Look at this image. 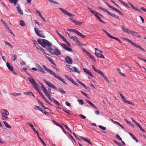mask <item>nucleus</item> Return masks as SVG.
<instances>
[{
    "mask_svg": "<svg viewBox=\"0 0 146 146\" xmlns=\"http://www.w3.org/2000/svg\"><path fill=\"white\" fill-rule=\"evenodd\" d=\"M36 12L38 13V15H39V16L41 18L42 17V15L41 13H40V12L37 10H35Z\"/></svg>",
    "mask_w": 146,
    "mask_h": 146,
    "instance_id": "nucleus-58",
    "label": "nucleus"
},
{
    "mask_svg": "<svg viewBox=\"0 0 146 146\" xmlns=\"http://www.w3.org/2000/svg\"><path fill=\"white\" fill-rule=\"evenodd\" d=\"M73 22L74 23L75 25H80L82 24V23L81 22L75 20H73Z\"/></svg>",
    "mask_w": 146,
    "mask_h": 146,
    "instance_id": "nucleus-30",
    "label": "nucleus"
},
{
    "mask_svg": "<svg viewBox=\"0 0 146 146\" xmlns=\"http://www.w3.org/2000/svg\"><path fill=\"white\" fill-rule=\"evenodd\" d=\"M86 101L88 103L90 104L91 106H92L94 108L96 109H97V108L89 100H86Z\"/></svg>",
    "mask_w": 146,
    "mask_h": 146,
    "instance_id": "nucleus-27",
    "label": "nucleus"
},
{
    "mask_svg": "<svg viewBox=\"0 0 146 146\" xmlns=\"http://www.w3.org/2000/svg\"><path fill=\"white\" fill-rule=\"evenodd\" d=\"M59 9L61 11L62 13H64L66 15H67L70 17H74V15H73L69 13L68 11H66L64 9L61 8H59Z\"/></svg>",
    "mask_w": 146,
    "mask_h": 146,
    "instance_id": "nucleus-9",
    "label": "nucleus"
},
{
    "mask_svg": "<svg viewBox=\"0 0 146 146\" xmlns=\"http://www.w3.org/2000/svg\"><path fill=\"white\" fill-rule=\"evenodd\" d=\"M88 9L93 14L95 15L98 20L101 23L105 24V22L103 20L101 19L100 17L98 16L100 14L97 12H95L94 11L92 10L90 8L88 7Z\"/></svg>",
    "mask_w": 146,
    "mask_h": 146,
    "instance_id": "nucleus-5",
    "label": "nucleus"
},
{
    "mask_svg": "<svg viewBox=\"0 0 146 146\" xmlns=\"http://www.w3.org/2000/svg\"><path fill=\"white\" fill-rule=\"evenodd\" d=\"M58 126L60 127L65 133H66V132L65 131L64 128H63V126H62L60 124L59 125H58Z\"/></svg>",
    "mask_w": 146,
    "mask_h": 146,
    "instance_id": "nucleus-61",
    "label": "nucleus"
},
{
    "mask_svg": "<svg viewBox=\"0 0 146 146\" xmlns=\"http://www.w3.org/2000/svg\"><path fill=\"white\" fill-rule=\"evenodd\" d=\"M40 111H41L43 113L45 114H48L49 113L48 112L46 111L45 110H43L42 109V110Z\"/></svg>",
    "mask_w": 146,
    "mask_h": 146,
    "instance_id": "nucleus-52",
    "label": "nucleus"
},
{
    "mask_svg": "<svg viewBox=\"0 0 146 146\" xmlns=\"http://www.w3.org/2000/svg\"><path fill=\"white\" fill-rule=\"evenodd\" d=\"M16 9L18 11V12L21 15H22L23 14V11L22 10L20 6L18 5L16 7Z\"/></svg>",
    "mask_w": 146,
    "mask_h": 146,
    "instance_id": "nucleus-21",
    "label": "nucleus"
},
{
    "mask_svg": "<svg viewBox=\"0 0 146 146\" xmlns=\"http://www.w3.org/2000/svg\"><path fill=\"white\" fill-rule=\"evenodd\" d=\"M78 102L79 104L81 105H83L84 104L83 101L81 99L78 100Z\"/></svg>",
    "mask_w": 146,
    "mask_h": 146,
    "instance_id": "nucleus-46",
    "label": "nucleus"
},
{
    "mask_svg": "<svg viewBox=\"0 0 146 146\" xmlns=\"http://www.w3.org/2000/svg\"><path fill=\"white\" fill-rule=\"evenodd\" d=\"M45 94L46 95V96H48L49 95H50V94L49 92H48L47 90H46V91H45L44 92Z\"/></svg>",
    "mask_w": 146,
    "mask_h": 146,
    "instance_id": "nucleus-63",
    "label": "nucleus"
},
{
    "mask_svg": "<svg viewBox=\"0 0 146 146\" xmlns=\"http://www.w3.org/2000/svg\"><path fill=\"white\" fill-rule=\"evenodd\" d=\"M39 139L40 140V141L41 142L42 144L44 146H46V143H45L44 141L40 137H39Z\"/></svg>",
    "mask_w": 146,
    "mask_h": 146,
    "instance_id": "nucleus-54",
    "label": "nucleus"
},
{
    "mask_svg": "<svg viewBox=\"0 0 146 146\" xmlns=\"http://www.w3.org/2000/svg\"><path fill=\"white\" fill-rule=\"evenodd\" d=\"M43 42L45 45V47L46 45L48 46H52V43L44 39V40H43Z\"/></svg>",
    "mask_w": 146,
    "mask_h": 146,
    "instance_id": "nucleus-16",
    "label": "nucleus"
},
{
    "mask_svg": "<svg viewBox=\"0 0 146 146\" xmlns=\"http://www.w3.org/2000/svg\"><path fill=\"white\" fill-rule=\"evenodd\" d=\"M34 108L36 110H38L39 111L42 110V108H40L38 106H34Z\"/></svg>",
    "mask_w": 146,
    "mask_h": 146,
    "instance_id": "nucleus-42",
    "label": "nucleus"
},
{
    "mask_svg": "<svg viewBox=\"0 0 146 146\" xmlns=\"http://www.w3.org/2000/svg\"><path fill=\"white\" fill-rule=\"evenodd\" d=\"M99 127L101 129L103 130H105L106 129V128L105 127L102 126L101 125H100L99 126Z\"/></svg>",
    "mask_w": 146,
    "mask_h": 146,
    "instance_id": "nucleus-57",
    "label": "nucleus"
},
{
    "mask_svg": "<svg viewBox=\"0 0 146 146\" xmlns=\"http://www.w3.org/2000/svg\"><path fill=\"white\" fill-rule=\"evenodd\" d=\"M65 60L66 62L69 64H71L73 63L72 59L69 56H66L65 58Z\"/></svg>",
    "mask_w": 146,
    "mask_h": 146,
    "instance_id": "nucleus-12",
    "label": "nucleus"
},
{
    "mask_svg": "<svg viewBox=\"0 0 146 146\" xmlns=\"http://www.w3.org/2000/svg\"><path fill=\"white\" fill-rule=\"evenodd\" d=\"M83 70L85 72L90 76L95 78V76L92 74L91 71L90 70L87 68H84L83 69Z\"/></svg>",
    "mask_w": 146,
    "mask_h": 146,
    "instance_id": "nucleus-15",
    "label": "nucleus"
},
{
    "mask_svg": "<svg viewBox=\"0 0 146 146\" xmlns=\"http://www.w3.org/2000/svg\"><path fill=\"white\" fill-rule=\"evenodd\" d=\"M61 45L65 50L69 52H72V49L69 47H68L66 45L64 44H61Z\"/></svg>",
    "mask_w": 146,
    "mask_h": 146,
    "instance_id": "nucleus-14",
    "label": "nucleus"
},
{
    "mask_svg": "<svg viewBox=\"0 0 146 146\" xmlns=\"http://www.w3.org/2000/svg\"><path fill=\"white\" fill-rule=\"evenodd\" d=\"M5 44L7 45L8 46H11V45L10 44L9 42L5 41Z\"/></svg>",
    "mask_w": 146,
    "mask_h": 146,
    "instance_id": "nucleus-64",
    "label": "nucleus"
},
{
    "mask_svg": "<svg viewBox=\"0 0 146 146\" xmlns=\"http://www.w3.org/2000/svg\"><path fill=\"white\" fill-rule=\"evenodd\" d=\"M64 76L67 79L71 81L72 83L74 82L73 79L70 76H69L66 74H65Z\"/></svg>",
    "mask_w": 146,
    "mask_h": 146,
    "instance_id": "nucleus-28",
    "label": "nucleus"
},
{
    "mask_svg": "<svg viewBox=\"0 0 146 146\" xmlns=\"http://www.w3.org/2000/svg\"><path fill=\"white\" fill-rule=\"evenodd\" d=\"M44 82L48 86L51 87L52 88L56 90H57V88L53 84H51L50 82H48L45 80H44Z\"/></svg>",
    "mask_w": 146,
    "mask_h": 146,
    "instance_id": "nucleus-10",
    "label": "nucleus"
},
{
    "mask_svg": "<svg viewBox=\"0 0 146 146\" xmlns=\"http://www.w3.org/2000/svg\"><path fill=\"white\" fill-rule=\"evenodd\" d=\"M28 79L30 82L31 83L32 85L35 82L34 80L33 79L32 77H29Z\"/></svg>",
    "mask_w": 146,
    "mask_h": 146,
    "instance_id": "nucleus-33",
    "label": "nucleus"
},
{
    "mask_svg": "<svg viewBox=\"0 0 146 146\" xmlns=\"http://www.w3.org/2000/svg\"><path fill=\"white\" fill-rule=\"evenodd\" d=\"M111 38H113L114 39L116 40L120 43H122V42L121 40H120L119 39H118V38H117L113 36Z\"/></svg>",
    "mask_w": 146,
    "mask_h": 146,
    "instance_id": "nucleus-49",
    "label": "nucleus"
},
{
    "mask_svg": "<svg viewBox=\"0 0 146 146\" xmlns=\"http://www.w3.org/2000/svg\"><path fill=\"white\" fill-rule=\"evenodd\" d=\"M3 123L5 125V126L6 127L10 129L11 128V127L10 125H9L8 123L5 121H3Z\"/></svg>",
    "mask_w": 146,
    "mask_h": 146,
    "instance_id": "nucleus-34",
    "label": "nucleus"
},
{
    "mask_svg": "<svg viewBox=\"0 0 146 146\" xmlns=\"http://www.w3.org/2000/svg\"><path fill=\"white\" fill-rule=\"evenodd\" d=\"M56 31L57 34L62 39L64 37L60 33H59L57 30H56Z\"/></svg>",
    "mask_w": 146,
    "mask_h": 146,
    "instance_id": "nucleus-56",
    "label": "nucleus"
},
{
    "mask_svg": "<svg viewBox=\"0 0 146 146\" xmlns=\"http://www.w3.org/2000/svg\"><path fill=\"white\" fill-rule=\"evenodd\" d=\"M36 66L38 68V70L39 71H40L43 74H46V72H45L44 70L39 65L37 64Z\"/></svg>",
    "mask_w": 146,
    "mask_h": 146,
    "instance_id": "nucleus-20",
    "label": "nucleus"
},
{
    "mask_svg": "<svg viewBox=\"0 0 146 146\" xmlns=\"http://www.w3.org/2000/svg\"><path fill=\"white\" fill-rule=\"evenodd\" d=\"M71 71L72 72H76L79 74H80V71L77 70L76 68L75 67H73L72 68Z\"/></svg>",
    "mask_w": 146,
    "mask_h": 146,
    "instance_id": "nucleus-24",
    "label": "nucleus"
},
{
    "mask_svg": "<svg viewBox=\"0 0 146 146\" xmlns=\"http://www.w3.org/2000/svg\"><path fill=\"white\" fill-rule=\"evenodd\" d=\"M66 66L67 68H68V70H69L70 71H71V68L72 67V66H71V65L69 64L66 65Z\"/></svg>",
    "mask_w": 146,
    "mask_h": 146,
    "instance_id": "nucleus-50",
    "label": "nucleus"
},
{
    "mask_svg": "<svg viewBox=\"0 0 146 146\" xmlns=\"http://www.w3.org/2000/svg\"><path fill=\"white\" fill-rule=\"evenodd\" d=\"M52 100L53 102L56 105L61 106V105L60 103L56 100L54 99V98H52Z\"/></svg>",
    "mask_w": 146,
    "mask_h": 146,
    "instance_id": "nucleus-38",
    "label": "nucleus"
},
{
    "mask_svg": "<svg viewBox=\"0 0 146 146\" xmlns=\"http://www.w3.org/2000/svg\"><path fill=\"white\" fill-rule=\"evenodd\" d=\"M44 40V39H41L40 38H39L37 40L38 43L41 45L43 47H45V45L44 44V43L43 42V40Z\"/></svg>",
    "mask_w": 146,
    "mask_h": 146,
    "instance_id": "nucleus-19",
    "label": "nucleus"
},
{
    "mask_svg": "<svg viewBox=\"0 0 146 146\" xmlns=\"http://www.w3.org/2000/svg\"><path fill=\"white\" fill-rule=\"evenodd\" d=\"M43 67L44 69L48 73H50V74L53 75L54 77H55L56 78H57L59 80L61 81L62 82L64 83L65 84L67 85V84L64 81V80L60 76L56 74L55 72L52 70L48 69L47 68L45 65H43L42 66Z\"/></svg>",
    "mask_w": 146,
    "mask_h": 146,
    "instance_id": "nucleus-1",
    "label": "nucleus"
},
{
    "mask_svg": "<svg viewBox=\"0 0 146 146\" xmlns=\"http://www.w3.org/2000/svg\"><path fill=\"white\" fill-rule=\"evenodd\" d=\"M116 137L118 139L121 140L122 138L120 137L119 135L118 134H117L116 135Z\"/></svg>",
    "mask_w": 146,
    "mask_h": 146,
    "instance_id": "nucleus-60",
    "label": "nucleus"
},
{
    "mask_svg": "<svg viewBox=\"0 0 146 146\" xmlns=\"http://www.w3.org/2000/svg\"><path fill=\"white\" fill-rule=\"evenodd\" d=\"M84 51L87 54L88 56L91 58L92 60L94 61V62H96V60L95 58L92 55H91L90 53L86 51V50L83 49Z\"/></svg>",
    "mask_w": 146,
    "mask_h": 146,
    "instance_id": "nucleus-13",
    "label": "nucleus"
},
{
    "mask_svg": "<svg viewBox=\"0 0 146 146\" xmlns=\"http://www.w3.org/2000/svg\"><path fill=\"white\" fill-rule=\"evenodd\" d=\"M0 112L2 114L1 119L2 120H6L8 118L7 115H9V112L5 109H1Z\"/></svg>",
    "mask_w": 146,
    "mask_h": 146,
    "instance_id": "nucleus-3",
    "label": "nucleus"
},
{
    "mask_svg": "<svg viewBox=\"0 0 146 146\" xmlns=\"http://www.w3.org/2000/svg\"><path fill=\"white\" fill-rule=\"evenodd\" d=\"M118 94H119V95H120L121 97V99H122L123 101L124 102L127 103V104H130L131 105L133 106L135 105V104L134 103H133L129 101H127V100H126L125 97L122 94V93H121V92L120 91L118 92Z\"/></svg>",
    "mask_w": 146,
    "mask_h": 146,
    "instance_id": "nucleus-7",
    "label": "nucleus"
},
{
    "mask_svg": "<svg viewBox=\"0 0 146 146\" xmlns=\"http://www.w3.org/2000/svg\"><path fill=\"white\" fill-rule=\"evenodd\" d=\"M6 66L8 69L11 71H13V67L12 64L10 63L7 62L6 63Z\"/></svg>",
    "mask_w": 146,
    "mask_h": 146,
    "instance_id": "nucleus-17",
    "label": "nucleus"
},
{
    "mask_svg": "<svg viewBox=\"0 0 146 146\" xmlns=\"http://www.w3.org/2000/svg\"><path fill=\"white\" fill-rule=\"evenodd\" d=\"M67 30L69 31H72L73 33H76V32L77 31V30L74 29H67Z\"/></svg>",
    "mask_w": 146,
    "mask_h": 146,
    "instance_id": "nucleus-43",
    "label": "nucleus"
},
{
    "mask_svg": "<svg viewBox=\"0 0 146 146\" xmlns=\"http://www.w3.org/2000/svg\"><path fill=\"white\" fill-rule=\"evenodd\" d=\"M46 58L54 65L56 66V64L53 60L48 56H46Z\"/></svg>",
    "mask_w": 146,
    "mask_h": 146,
    "instance_id": "nucleus-29",
    "label": "nucleus"
},
{
    "mask_svg": "<svg viewBox=\"0 0 146 146\" xmlns=\"http://www.w3.org/2000/svg\"><path fill=\"white\" fill-rule=\"evenodd\" d=\"M36 34L38 36L42 37L45 38V36L44 35V32L42 30H38L37 29L35 28H34Z\"/></svg>",
    "mask_w": 146,
    "mask_h": 146,
    "instance_id": "nucleus-6",
    "label": "nucleus"
},
{
    "mask_svg": "<svg viewBox=\"0 0 146 146\" xmlns=\"http://www.w3.org/2000/svg\"><path fill=\"white\" fill-rule=\"evenodd\" d=\"M80 137L82 139L84 140V141L88 142L89 144L91 145H92V143L90 142V141L88 139L84 138L82 136H80Z\"/></svg>",
    "mask_w": 146,
    "mask_h": 146,
    "instance_id": "nucleus-22",
    "label": "nucleus"
},
{
    "mask_svg": "<svg viewBox=\"0 0 146 146\" xmlns=\"http://www.w3.org/2000/svg\"><path fill=\"white\" fill-rule=\"evenodd\" d=\"M48 51L50 54L53 55H54L55 49L48 48L47 49Z\"/></svg>",
    "mask_w": 146,
    "mask_h": 146,
    "instance_id": "nucleus-25",
    "label": "nucleus"
},
{
    "mask_svg": "<svg viewBox=\"0 0 146 146\" xmlns=\"http://www.w3.org/2000/svg\"><path fill=\"white\" fill-rule=\"evenodd\" d=\"M102 31L106 34L108 37L111 38H112L113 36L110 35L107 31L104 29H102Z\"/></svg>",
    "mask_w": 146,
    "mask_h": 146,
    "instance_id": "nucleus-31",
    "label": "nucleus"
},
{
    "mask_svg": "<svg viewBox=\"0 0 146 146\" xmlns=\"http://www.w3.org/2000/svg\"><path fill=\"white\" fill-rule=\"evenodd\" d=\"M40 84L41 85V88L42 90L44 92L45 91H46V90H47L44 87V85L42 84V83H40Z\"/></svg>",
    "mask_w": 146,
    "mask_h": 146,
    "instance_id": "nucleus-39",
    "label": "nucleus"
},
{
    "mask_svg": "<svg viewBox=\"0 0 146 146\" xmlns=\"http://www.w3.org/2000/svg\"><path fill=\"white\" fill-rule=\"evenodd\" d=\"M62 39L67 44L68 46H70V44L69 43V42L64 37L62 38Z\"/></svg>",
    "mask_w": 146,
    "mask_h": 146,
    "instance_id": "nucleus-35",
    "label": "nucleus"
},
{
    "mask_svg": "<svg viewBox=\"0 0 146 146\" xmlns=\"http://www.w3.org/2000/svg\"><path fill=\"white\" fill-rule=\"evenodd\" d=\"M33 86L34 88L35 89H38L39 87V86L38 85V84L36 82L33 84Z\"/></svg>",
    "mask_w": 146,
    "mask_h": 146,
    "instance_id": "nucleus-36",
    "label": "nucleus"
},
{
    "mask_svg": "<svg viewBox=\"0 0 146 146\" xmlns=\"http://www.w3.org/2000/svg\"><path fill=\"white\" fill-rule=\"evenodd\" d=\"M121 3L124 5L126 7L128 8L129 7V5H128L126 3H125L124 2L122 1L121 2Z\"/></svg>",
    "mask_w": 146,
    "mask_h": 146,
    "instance_id": "nucleus-55",
    "label": "nucleus"
},
{
    "mask_svg": "<svg viewBox=\"0 0 146 146\" xmlns=\"http://www.w3.org/2000/svg\"><path fill=\"white\" fill-rule=\"evenodd\" d=\"M137 126H138L140 128V129H141V130L143 132H145V130L144 129H143L141 126L139 124L137 125Z\"/></svg>",
    "mask_w": 146,
    "mask_h": 146,
    "instance_id": "nucleus-51",
    "label": "nucleus"
},
{
    "mask_svg": "<svg viewBox=\"0 0 146 146\" xmlns=\"http://www.w3.org/2000/svg\"><path fill=\"white\" fill-rule=\"evenodd\" d=\"M13 96H20L21 95V94L19 93H13L11 94Z\"/></svg>",
    "mask_w": 146,
    "mask_h": 146,
    "instance_id": "nucleus-41",
    "label": "nucleus"
},
{
    "mask_svg": "<svg viewBox=\"0 0 146 146\" xmlns=\"http://www.w3.org/2000/svg\"><path fill=\"white\" fill-rule=\"evenodd\" d=\"M61 54V52L58 49L55 48L54 55L58 56L60 55Z\"/></svg>",
    "mask_w": 146,
    "mask_h": 146,
    "instance_id": "nucleus-26",
    "label": "nucleus"
},
{
    "mask_svg": "<svg viewBox=\"0 0 146 146\" xmlns=\"http://www.w3.org/2000/svg\"><path fill=\"white\" fill-rule=\"evenodd\" d=\"M44 82L48 86L51 87L52 88L56 90H57V88L53 84H51L50 82H48L45 80H44Z\"/></svg>",
    "mask_w": 146,
    "mask_h": 146,
    "instance_id": "nucleus-11",
    "label": "nucleus"
},
{
    "mask_svg": "<svg viewBox=\"0 0 146 146\" xmlns=\"http://www.w3.org/2000/svg\"><path fill=\"white\" fill-rule=\"evenodd\" d=\"M105 3L106 4L108 5V6L110 7V8L112 9L113 10L115 11H116L119 13L120 15H121L122 16H123V14L120 11H119V10H118L116 8L113 7L110 5L107 2H105Z\"/></svg>",
    "mask_w": 146,
    "mask_h": 146,
    "instance_id": "nucleus-8",
    "label": "nucleus"
},
{
    "mask_svg": "<svg viewBox=\"0 0 146 146\" xmlns=\"http://www.w3.org/2000/svg\"><path fill=\"white\" fill-rule=\"evenodd\" d=\"M114 142L119 146H123L120 143L117 142L115 140H114Z\"/></svg>",
    "mask_w": 146,
    "mask_h": 146,
    "instance_id": "nucleus-62",
    "label": "nucleus"
},
{
    "mask_svg": "<svg viewBox=\"0 0 146 146\" xmlns=\"http://www.w3.org/2000/svg\"><path fill=\"white\" fill-rule=\"evenodd\" d=\"M24 93H25L26 94H27L29 95H31L33 97L35 98V96H34V95L33 94V93L31 92H24Z\"/></svg>",
    "mask_w": 146,
    "mask_h": 146,
    "instance_id": "nucleus-37",
    "label": "nucleus"
},
{
    "mask_svg": "<svg viewBox=\"0 0 146 146\" xmlns=\"http://www.w3.org/2000/svg\"><path fill=\"white\" fill-rule=\"evenodd\" d=\"M124 39L126 40V41H127L129 43L131 44L132 45L134 46L139 48V49H140V50H142L144 52L145 51V50L141 46H140L138 44H136L135 43L132 41L131 40L127 38H124Z\"/></svg>",
    "mask_w": 146,
    "mask_h": 146,
    "instance_id": "nucleus-4",
    "label": "nucleus"
},
{
    "mask_svg": "<svg viewBox=\"0 0 146 146\" xmlns=\"http://www.w3.org/2000/svg\"><path fill=\"white\" fill-rule=\"evenodd\" d=\"M130 34L133 35L135 36L136 37L139 38H140L141 37V36L138 34L137 33L134 31H131Z\"/></svg>",
    "mask_w": 146,
    "mask_h": 146,
    "instance_id": "nucleus-23",
    "label": "nucleus"
},
{
    "mask_svg": "<svg viewBox=\"0 0 146 146\" xmlns=\"http://www.w3.org/2000/svg\"><path fill=\"white\" fill-rule=\"evenodd\" d=\"M76 34L77 35H78L80 36L82 38H84L85 37V35H84L82 34L81 33H80L78 30H77Z\"/></svg>",
    "mask_w": 146,
    "mask_h": 146,
    "instance_id": "nucleus-32",
    "label": "nucleus"
},
{
    "mask_svg": "<svg viewBox=\"0 0 146 146\" xmlns=\"http://www.w3.org/2000/svg\"><path fill=\"white\" fill-rule=\"evenodd\" d=\"M95 50L96 52H95V54L96 55L98 53H100V52H99L100 50H99L97 48H95Z\"/></svg>",
    "mask_w": 146,
    "mask_h": 146,
    "instance_id": "nucleus-53",
    "label": "nucleus"
},
{
    "mask_svg": "<svg viewBox=\"0 0 146 146\" xmlns=\"http://www.w3.org/2000/svg\"><path fill=\"white\" fill-rule=\"evenodd\" d=\"M20 25L23 26H24L25 25V22L23 20H20Z\"/></svg>",
    "mask_w": 146,
    "mask_h": 146,
    "instance_id": "nucleus-40",
    "label": "nucleus"
},
{
    "mask_svg": "<svg viewBox=\"0 0 146 146\" xmlns=\"http://www.w3.org/2000/svg\"><path fill=\"white\" fill-rule=\"evenodd\" d=\"M59 90L60 92L62 94H64L66 93L65 91L62 88H59Z\"/></svg>",
    "mask_w": 146,
    "mask_h": 146,
    "instance_id": "nucleus-48",
    "label": "nucleus"
},
{
    "mask_svg": "<svg viewBox=\"0 0 146 146\" xmlns=\"http://www.w3.org/2000/svg\"><path fill=\"white\" fill-rule=\"evenodd\" d=\"M117 70L118 72H119V73L122 76H125V75L123 73H122V72H121V70L119 68H117Z\"/></svg>",
    "mask_w": 146,
    "mask_h": 146,
    "instance_id": "nucleus-45",
    "label": "nucleus"
},
{
    "mask_svg": "<svg viewBox=\"0 0 146 146\" xmlns=\"http://www.w3.org/2000/svg\"><path fill=\"white\" fill-rule=\"evenodd\" d=\"M76 44L77 45H79L80 46H82L83 44L81 43L80 41L78 39L77 41L76 42Z\"/></svg>",
    "mask_w": 146,
    "mask_h": 146,
    "instance_id": "nucleus-44",
    "label": "nucleus"
},
{
    "mask_svg": "<svg viewBox=\"0 0 146 146\" xmlns=\"http://www.w3.org/2000/svg\"><path fill=\"white\" fill-rule=\"evenodd\" d=\"M17 55L16 54H14L12 55L11 58L13 61H15L16 59Z\"/></svg>",
    "mask_w": 146,
    "mask_h": 146,
    "instance_id": "nucleus-47",
    "label": "nucleus"
},
{
    "mask_svg": "<svg viewBox=\"0 0 146 146\" xmlns=\"http://www.w3.org/2000/svg\"><path fill=\"white\" fill-rule=\"evenodd\" d=\"M98 7L99 9H100L103 11L107 13L111 16L114 17L115 18L119 20V17L117 15L111 13L108 10L106 9L105 8L102 7L100 6H98Z\"/></svg>",
    "mask_w": 146,
    "mask_h": 146,
    "instance_id": "nucleus-2",
    "label": "nucleus"
},
{
    "mask_svg": "<svg viewBox=\"0 0 146 146\" xmlns=\"http://www.w3.org/2000/svg\"><path fill=\"white\" fill-rule=\"evenodd\" d=\"M122 29L123 31L124 32L130 34L131 33V31L127 29L124 25H123Z\"/></svg>",
    "mask_w": 146,
    "mask_h": 146,
    "instance_id": "nucleus-18",
    "label": "nucleus"
},
{
    "mask_svg": "<svg viewBox=\"0 0 146 146\" xmlns=\"http://www.w3.org/2000/svg\"><path fill=\"white\" fill-rule=\"evenodd\" d=\"M27 124L32 128V129L33 128V125L32 123L29 122L27 123Z\"/></svg>",
    "mask_w": 146,
    "mask_h": 146,
    "instance_id": "nucleus-59",
    "label": "nucleus"
}]
</instances>
